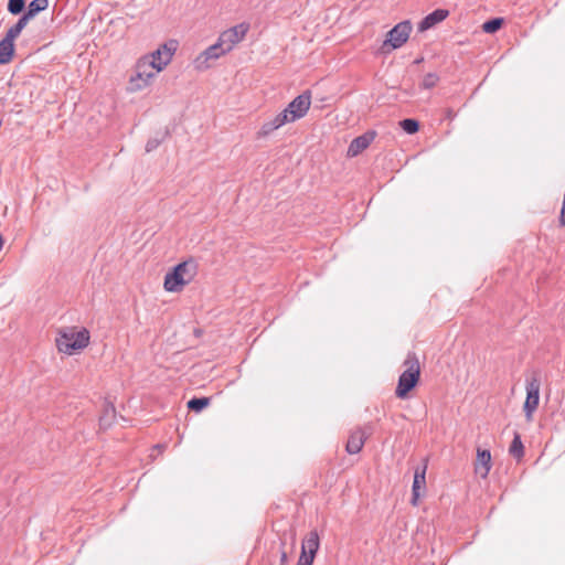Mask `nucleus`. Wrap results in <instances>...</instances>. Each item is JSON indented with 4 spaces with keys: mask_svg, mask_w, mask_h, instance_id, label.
Returning a JSON list of instances; mask_svg holds the SVG:
<instances>
[{
    "mask_svg": "<svg viewBox=\"0 0 565 565\" xmlns=\"http://www.w3.org/2000/svg\"><path fill=\"white\" fill-rule=\"evenodd\" d=\"M49 7V0H33L28 7V11L15 23L20 29H24L28 22L34 18L39 12L44 11Z\"/></svg>",
    "mask_w": 565,
    "mask_h": 565,
    "instance_id": "obj_15",
    "label": "nucleus"
},
{
    "mask_svg": "<svg viewBox=\"0 0 565 565\" xmlns=\"http://www.w3.org/2000/svg\"><path fill=\"white\" fill-rule=\"evenodd\" d=\"M24 8V0H9L8 10L12 14L20 13Z\"/></svg>",
    "mask_w": 565,
    "mask_h": 565,
    "instance_id": "obj_23",
    "label": "nucleus"
},
{
    "mask_svg": "<svg viewBox=\"0 0 565 565\" xmlns=\"http://www.w3.org/2000/svg\"><path fill=\"white\" fill-rule=\"evenodd\" d=\"M287 562V554L286 552L281 553V564L284 565Z\"/></svg>",
    "mask_w": 565,
    "mask_h": 565,
    "instance_id": "obj_26",
    "label": "nucleus"
},
{
    "mask_svg": "<svg viewBox=\"0 0 565 565\" xmlns=\"http://www.w3.org/2000/svg\"><path fill=\"white\" fill-rule=\"evenodd\" d=\"M248 31L249 23H238L221 32L216 42L226 53H230L237 44L244 41Z\"/></svg>",
    "mask_w": 565,
    "mask_h": 565,
    "instance_id": "obj_7",
    "label": "nucleus"
},
{
    "mask_svg": "<svg viewBox=\"0 0 565 565\" xmlns=\"http://www.w3.org/2000/svg\"><path fill=\"white\" fill-rule=\"evenodd\" d=\"M426 486V467L422 470H416L414 475L413 488H412V504L417 505L420 498V490Z\"/></svg>",
    "mask_w": 565,
    "mask_h": 565,
    "instance_id": "obj_17",
    "label": "nucleus"
},
{
    "mask_svg": "<svg viewBox=\"0 0 565 565\" xmlns=\"http://www.w3.org/2000/svg\"><path fill=\"white\" fill-rule=\"evenodd\" d=\"M559 225L565 227V200H563L561 214H559Z\"/></svg>",
    "mask_w": 565,
    "mask_h": 565,
    "instance_id": "obj_24",
    "label": "nucleus"
},
{
    "mask_svg": "<svg viewBox=\"0 0 565 565\" xmlns=\"http://www.w3.org/2000/svg\"><path fill=\"white\" fill-rule=\"evenodd\" d=\"M22 29L18 25L11 26L6 36L0 41V64L11 62L14 53V40L20 35Z\"/></svg>",
    "mask_w": 565,
    "mask_h": 565,
    "instance_id": "obj_10",
    "label": "nucleus"
},
{
    "mask_svg": "<svg viewBox=\"0 0 565 565\" xmlns=\"http://www.w3.org/2000/svg\"><path fill=\"white\" fill-rule=\"evenodd\" d=\"M319 546L320 537L318 532L310 531L302 541L299 558L302 561L303 558H307L309 563L313 564Z\"/></svg>",
    "mask_w": 565,
    "mask_h": 565,
    "instance_id": "obj_11",
    "label": "nucleus"
},
{
    "mask_svg": "<svg viewBox=\"0 0 565 565\" xmlns=\"http://www.w3.org/2000/svg\"><path fill=\"white\" fill-rule=\"evenodd\" d=\"M297 565H312V564H311V563H309V562L307 561V558H303V561L299 558V559H298Z\"/></svg>",
    "mask_w": 565,
    "mask_h": 565,
    "instance_id": "obj_25",
    "label": "nucleus"
},
{
    "mask_svg": "<svg viewBox=\"0 0 565 565\" xmlns=\"http://www.w3.org/2000/svg\"><path fill=\"white\" fill-rule=\"evenodd\" d=\"M491 454L487 449H477L476 460L473 462L475 473L481 479H486L491 470Z\"/></svg>",
    "mask_w": 565,
    "mask_h": 565,
    "instance_id": "obj_12",
    "label": "nucleus"
},
{
    "mask_svg": "<svg viewBox=\"0 0 565 565\" xmlns=\"http://www.w3.org/2000/svg\"><path fill=\"white\" fill-rule=\"evenodd\" d=\"M509 452L515 457L518 460H521L524 456V447L519 434L514 435V438L509 448Z\"/></svg>",
    "mask_w": 565,
    "mask_h": 565,
    "instance_id": "obj_18",
    "label": "nucleus"
},
{
    "mask_svg": "<svg viewBox=\"0 0 565 565\" xmlns=\"http://www.w3.org/2000/svg\"><path fill=\"white\" fill-rule=\"evenodd\" d=\"M376 134L374 131H367L356 138H354L348 147L347 157L354 158L363 152L374 140Z\"/></svg>",
    "mask_w": 565,
    "mask_h": 565,
    "instance_id": "obj_14",
    "label": "nucleus"
},
{
    "mask_svg": "<svg viewBox=\"0 0 565 565\" xmlns=\"http://www.w3.org/2000/svg\"><path fill=\"white\" fill-rule=\"evenodd\" d=\"M405 370L399 375L398 383L395 390L396 397L404 399L407 398L411 391H413L420 379V363L416 354H408L403 363Z\"/></svg>",
    "mask_w": 565,
    "mask_h": 565,
    "instance_id": "obj_5",
    "label": "nucleus"
},
{
    "mask_svg": "<svg viewBox=\"0 0 565 565\" xmlns=\"http://www.w3.org/2000/svg\"><path fill=\"white\" fill-rule=\"evenodd\" d=\"M366 439H367V434L363 428L356 427V428L352 429L350 431V435H349V438H348V441L345 445L347 452L350 455L359 454L363 449Z\"/></svg>",
    "mask_w": 565,
    "mask_h": 565,
    "instance_id": "obj_13",
    "label": "nucleus"
},
{
    "mask_svg": "<svg viewBox=\"0 0 565 565\" xmlns=\"http://www.w3.org/2000/svg\"><path fill=\"white\" fill-rule=\"evenodd\" d=\"M439 82V76L435 73H428L424 76L422 82V87L425 89H430L435 87Z\"/></svg>",
    "mask_w": 565,
    "mask_h": 565,
    "instance_id": "obj_22",
    "label": "nucleus"
},
{
    "mask_svg": "<svg viewBox=\"0 0 565 565\" xmlns=\"http://www.w3.org/2000/svg\"><path fill=\"white\" fill-rule=\"evenodd\" d=\"M226 54L227 53L222 49V46H220L218 43L215 42L194 58V68L200 72L206 71L210 67H212L216 60L221 58Z\"/></svg>",
    "mask_w": 565,
    "mask_h": 565,
    "instance_id": "obj_9",
    "label": "nucleus"
},
{
    "mask_svg": "<svg viewBox=\"0 0 565 565\" xmlns=\"http://www.w3.org/2000/svg\"><path fill=\"white\" fill-rule=\"evenodd\" d=\"M92 343L90 331L82 324L63 326L56 329L54 345L60 354H82Z\"/></svg>",
    "mask_w": 565,
    "mask_h": 565,
    "instance_id": "obj_3",
    "label": "nucleus"
},
{
    "mask_svg": "<svg viewBox=\"0 0 565 565\" xmlns=\"http://www.w3.org/2000/svg\"><path fill=\"white\" fill-rule=\"evenodd\" d=\"M210 402L209 397L192 398L188 402V408L194 412H201L210 405Z\"/></svg>",
    "mask_w": 565,
    "mask_h": 565,
    "instance_id": "obj_19",
    "label": "nucleus"
},
{
    "mask_svg": "<svg viewBox=\"0 0 565 565\" xmlns=\"http://www.w3.org/2000/svg\"><path fill=\"white\" fill-rule=\"evenodd\" d=\"M399 126L409 135L416 134L419 130V124L415 119H404L399 122Z\"/></svg>",
    "mask_w": 565,
    "mask_h": 565,
    "instance_id": "obj_20",
    "label": "nucleus"
},
{
    "mask_svg": "<svg viewBox=\"0 0 565 565\" xmlns=\"http://www.w3.org/2000/svg\"><path fill=\"white\" fill-rule=\"evenodd\" d=\"M199 273V264L193 258L175 265L163 279V288L168 292H181L188 285L194 281Z\"/></svg>",
    "mask_w": 565,
    "mask_h": 565,
    "instance_id": "obj_4",
    "label": "nucleus"
},
{
    "mask_svg": "<svg viewBox=\"0 0 565 565\" xmlns=\"http://www.w3.org/2000/svg\"><path fill=\"white\" fill-rule=\"evenodd\" d=\"M541 382L536 376L529 379L525 383L526 397L523 404V411L527 422L533 420V415L540 404Z\"/></svg>",
    "mask_w": 565,
    "mask_h": 565,
    "instance_id": "obj_8",
    "label": "nucleus"
},
{
    "mask_svg": "<svg viewBox=\"0 0 565 565\" xmlns=\"http://www.w3.org/2000/svg\"><path fill=\"white\" fill-rule=\"evenodd\" d=\"M412 30L413 26L409 21H402L397 23L386 33V39L381 45V52L388 54L393 50L402 47L408 41Z\"/></svg>",
    "mask_w": 565,
    "mask_h": 565,
    "instance_id": "obj_6",
    "label": "nucleus"
},
{
    "mask_svg": "<svg viewBox=\"0 0 565 565\" xmlns=\"http://www.w3.org/2000/svg\"><path fill=\"white\" fill-rule=\"evenodd\" d=\"M502 24H503V19H501V18L492 19V20H489L483 23L482 30L486 33H494L502 26Z\"/></svg>",
    "mask_w": 565,
    "mask_h": 565,
    "instance_id": "obj_21",
    "label": "nucleus"
},
{
    "mask_svg": "<svg viewBox=\"0 0 565 565\" xmlns=\"http://www.w3.org/2000/svg\"><path fill=\"white\" fill-rule=\"evenodd\" d=\"M310 106L311 93L306 90L295 97L280 113L265 121L257 132L258 138H265L285 125L303 118L308 114Z\"/></svg>",
    "mask_w": 565,
    "mask_h": 565,
    "instance_id": "obj_2",
    "label": "nucleus"
},
{
    "mask_svg": "<svg viewBox=\"0 0 565 565\" xmlns=\"http://www.w3.org/2000/svg\"><path fill=\"white\" fill-rule=\"evenodd\" d=\"M178 46L177 40H169L153 52L140 56L135 64L134 74L129 77L127 90L137 93L150 87L157 76L170 65Z\"/></svg>",
    "mask_w": 565,
    "mask_h": 565,
    "instance_id": "obj_1",
    "label": "nucleus"
},
{
    "mask_svg": "<svg viewBox=\"0 0 565 565\" xmlns=\"http://www.w3.org/2000/svg\"><path fill=\"white\" fill-rule=\"evenodd\" d=\"M448 17V11L444 9H437L434 12L426 15L418 24V30L424 32L437 23L444 21Z\"/></svg>",
    "mask_w": 565,
    "mask_h": 565,
    "instance_id": "obj_16",
    "label": "nucleus"
}]
</instances>
